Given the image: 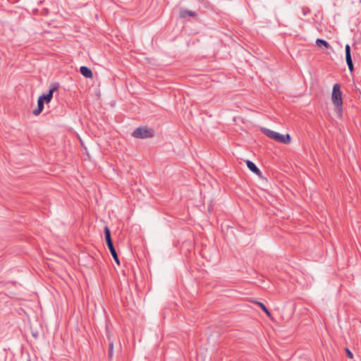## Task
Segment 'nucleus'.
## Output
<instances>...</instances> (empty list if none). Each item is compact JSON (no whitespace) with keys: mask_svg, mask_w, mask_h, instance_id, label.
I'll list each match as a JSON object with an SVG mask.
<instances>
[{"mask_svg":"<svg viewBox=\"0 0 361 361\" xmlns=\"http://www.w3.org/2000/svg\"><path fill=\"white\" fill-rule=\"evenodd\" d=\"M331 100L332 103L335 106L336 114L338 116L341 117L343 112V99L341 86L338 83H336L333 87Z\"/></svg>","mask_w":361,"mask_h":361,"instance_id":"1","label":"nucleus"},{"mask_svg":"<svg viewBox=\"0 0 361 361\" xmlns=\"http://www.w3.org/2000/svg\"><path fill=\"white\" fill-rule=\"evenodd\" d=\"M264 133L269 138L283 144H289L291 141L290 136L288 133L286 135L280 134L277 132L269 129H264Z\"/></svg>","mask_w":361,"mask_h":361,"instance_id":"2","label":"nucleus"},{"mask_svg":"<svg viewBox=\"0 0 361 361\" xmlns=\"http://www.w3.org/2000/svg\"><path fill=\"white\" fill-rule=\"evenodd\" d=\"M132 135L136 138L144 139V138L151 137L154 135H153V131L151 129L147 128L145 127L144 128L139 127V128H136L132 133Z\"/></svg>","mask_w":361,"mask_h":361,"instance_id":"3","label":"nucleus"},{"mask_svg":"<svg viewBox=\"0 0 361 361\" xmlns=\"http://www.w3.org/2000/svg\"><path fill=\"white\" fill-rule=\"evenodd\" d=\"M59 87V84L54 82L51 84L50 88L49 90V92L47 94H44L41 95L39 97L42 99L46 103H49L51 102L53 98L54 92H56Z\"/></svg>","mask_w":361,"mask_h":361,"instance_id":"4","label":"nucleus"},{"mask_svg":"<svg viewBox=\"0 0 361 361\" xmlns=\"http://www.w3.org/2000/svg\"><path fill=\"white\" fill-rule=\"evenodd\" d=\"M345 61L350 71H353V63L352 60L350 47L349 44H346L345 47Z\"/></svg>","mask_w":361,"mask_h":361,"instance_id":"5","label":"nucleus"},{"mask_svg":"<svg viewBox=\"0 0 361 361\" xmlns=\"http://www.w3.org/2000/svg\"><path fill=\"white\" fill-rule=\"evenodd\" d=\"M107 246H108V248L114 258V259L115 260V262H116L117 264H120V261H119V259H118V256L117 255V252L116 251V249L114 247V245L113 244V242L112 243H108L106 244Z\"/></svg>","mask_w":361,"mask_h":361,"instance_id":"6","label":"nucleus"},{"mask_svg":"<svg viewBox=\"0 0 361 361\" xmlns=\"http://www.w3.org/2000/svg\"><path fill=\"white\" fill-rule=\"evenodd\" d=\"M80 71V73L87 78H92L93 77L92 71L87 66H81Z\"/></svg>","mask_w":361,"mask_h":361,"instance_id":"7","label":"nucleus"},{"mask_svg":"<svg viewBox=\"0 0 361 361\" xmlns=\"http://www.w3.org/2000/svg\"><path fill=\"white\" fill-rule=\"evenodd\" d=\"M246 164H247V168L251 171H252L253 173H255V174L259 176L260 173H261V171L260 170L257 168V166L255 165V163H253L252 161H250V160H247L246 161Z\"/></svg>","mask_w":361,"mask_h":361,"instance_id":"8","label":"nucleus"},{"mask_svg":"<svg viewBox=\"0 0 361 361\" xmlns=\"http://www.w3.org/2000/svg\"><path fill=\"white\" fill-rule=\"evenodd\" d=\"M196 16H197V14L195 12L187 10L185 8H181L180 11V17L181 18H185L187 16L195 17Z\"/></svg>","mask_w":361,"mask_h":361,"instance_id":"9","label":"nucleus"},{"mask_svg":"<svg viewBox=\"0 0 361 361\" xmlns=\"http://www.w3.org/2000/svg\"><path fill=\"white\" fill-rule=\"evenodd\" d=\"M44 102L42 98L39 97L37 100V108L33 111V114L35 116L39 115L44 109Z\"/></svg>","mask_w":361,"mask_h":361,"instance_id":"10","label":"nucleus"},{"mask_svg":"<svg viewBox=\"0 0 361 361\" xmlns=\"http://www.w3.org/2000/svg\"><path fill=\"white\" fill-rule=\"evenodd\" d=\"M104 235L106 244L112 243V239L111 237V231L108 226L104 227Z\"/></svg>","mask_w":361,"mask_h":361,"instance_id":"11","label":"nucleus"},{"mask_svg":"<svg viewBox=\"0 0 361 361\" xmlns=\"http://www.w3.org/2000/svg\"><path fill=\"white\" fill-rule=\"evenodd\" d=\"M256 304L261 308V310L264 312L266 313V314L269 317H271V312L269 311V310L267 309V307L261 302H256Z\"/></svg>","mask_w":361,"mask_h":361,"instance_id":"12","label":"nucleus"},{"mask_svg":"<svg viewBox=\"0 0 361 361\" xmlns=\"http://www.w3.org/2000/svg\"><path fill=\"white\" fill-rule=\"evenodd\" d=\"M316 44L319 47L324 46L326 49L330 48L329 42L322 39H317L316 40Z\"/></svg>","mask_w":361,"mask_h":361,"instance_id":"13","label":"nucleus"},{"mask_svg":"<svg viewBox=\"0 0 361 361\" xmlns=\"http://www.w3.org/2000/svg\"><path fill=\"white\" fill-rule=\"evenodd\" d=\"M114 354V344L110 343L109 345V357L111 359Z\"/></svg>","mask_w":361,"mask_h":361,"instance_id":"14","label":"nucleus"},{"mask_svg":"<svg viewBox=\"0 0 361 361\" xmlns=\"http://www.w3.org/2000/svg\"><path fill=\"white\" fill-rule=\"evenodd\" d=\"M345 352H346L347 356L349 358H353V355L352 352L348 348H345Z\"/></svg>","mask_w":361,"mask_h":361,"instance_id":"15","label":"nucleus"},{"mask_svg":"<svg viewBox=\"0 0 361 361\" xmlns=\"http://www.w3.org/2000/svg\"><path fill=\"white\" fill-rule=\"evenodd\" d=\"M310 11L308 8H307V9L304 8H302V13H303L304 16H306L308 13H310Z\"/></svg>","mask_w":361,"mask_h":361,"instance_id":"16","label":"nucleus"},{"mask_svg":"<svg viewBox=\"0 0 361 361\" xmlns=\"http://www.w3.org/2000/svg\"><path fill=\"white\" fill-rule=\"evenodd\" d=\"M360 1L361 2V0Z\"/></svg>","mask_w":361,"mask_h":361,"instance_id":"17","label":"nucleus"}]
</instances>
